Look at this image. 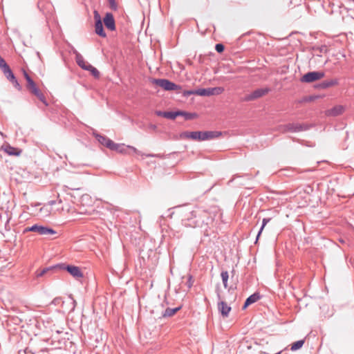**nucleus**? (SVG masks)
<instances>
[{"instance_id": "f257e3e1", "label": "nucleus", "mask_w": 354, "mask_h": 354, "mask_svg": "<svg viewBox=\"0 0 354 354\" xmlns=\"http://www.w3.org/2000/svg\"><path fill=\"white\" fill-rule=\"evenodd\" d=\"M182 223L185 227H199L207 223V213L205 210L196 207L192 209L189 207H184L182 211Z\"/></svg>"}, {"instance_id": "f03ea898", "label": "nucleus", "mask_w": 354, "mask_h": 354, "mask_svg": "<svg viewBox=\"0 0 354 354\" xmlns=\"http://www.w3.org/2000/svg\"><path fill=\"white\" fill-rule=\"evenodd\" d=\"M221 132L216 131H183L180 134L181 138H189L198 140H207L219 137Z\"/></svg>"}, {"instance_id": "7ed1b4c3", "label": "nucleus", "mask_w": 354, "mask_h": 354, "mask_svg": "<svg viewBox=\"0 0 354 354\" xmlns=\"http://www.w3.org/2000/svg\"><path fill=\"white\" fill-rule=\"evenodd\" d=\"M37 232L38 234L42 236L55 235L57 234L56 231L53 228L38 224H35L30 227L25 228L24 232Z\"/></svg>"}, {"instance_id": "20e7f679", "label": "nucleus", "mask_w": 354, "mask_h": 354, "mask_svg": "<svg viewBox=\"0 0 354 354\" xmlns=\"http://www.w3.org/2000/svg\"><path fill=\"white\" fill-rule=\"evenodd\" d=\"M312 126L308 124L288 123L281 127V131L286 132H300L308 130Z\"/></svg>"}, {"instance_id": "39448f33", "label": "nucleus", "mask_w": 354, "mask_h": 354, "mask_svg": "<svg viewBox=\"0 0 354 354\" xmlns=\"http://www.w3.org/2000/svg\"><path fill=\"white\" fill-rule=\"evenodd\" d=\"M58 269L62 270H66L71 276L75 279H79L83 277V273L80 268L75 266L66 265L65 263L57 264Z\"/></svg>"}, {"instance_id": "423d86ee", "label": "nucleus", "mask_w": 354, "mask_h": 354, "mask_svg": "<svg viewBox=\"0 0 354 354\" xmlns=\"http://www.w3.org/2000/svg\"><path fill=\"white\" fill-rule=\"evenodd\" d=\"M152 82L168 91H175L180 88L178 85L167 79H153Z\"/></svg>"}, {"instance_id": "0eeeda50", "label": "nucleus", "mask_w": 354, "mask_h": 354, "mask_svg": "<svg viewBox=\"0 0 354 354\" xmlns=\"http://www.w3.org/2000/svg\"><path fill=\"white\" fill-rule=\"evenodd\" d=\"M325 76V73L322 71H310L304 74L300 79L301 82L312 83L315 81L321 80Z\"/></svg>"}, {"instance_id": "6e6552de", "label": "nucleus", "mask_w": 354, "mask_h": 354, "mask_svg": "<svg viewBox=\"0 0 354 354\" xmlns=\"http://www.w3.org/2000/svg\"><path fill=\"white\" fill-rule=\"evenodd\" d=\"M95 138L97 139V140L103 146H105L108 149L111 150H117L118 149V147H120L118 144L115 143L113 140L109 139L105 136L100 135L97 133H93Z\"/></svg>"}, {"instance_id": "1a4fd4ad", "label": "nucleus", "mask_w": 354, "mask_h": 354, "mask_svg": "<svg viewBox=\"0 0 354 354\" xmlns=\"http://www.w3.org/2000/svg\"><path fill=\"white\" fill-rule=\"evenodd\" d=\"M224 91L223 87H213L207 88H198L196 89V95L200 96H210V95H218L221 94Z\"/></svg>"}, {"instance_id": "9d476101", "label": "nucleus", "mask_w": 354, "mask_h": 354, "mask_svg": "<svg viewBox=\"0 0 354 354\" xmlns=\"http://www.w3.org/2000/svg\"><path fill=\"white\" fill-rule=\"evenodd\" d=\"M270 91V88L268 87L257 88L252 91L251 93L246 95L245 96L244 100L247 102L253 101L263 97Z\"/></svg>"}, {"instance_id": "9b49d317", "label": "nucleus", "mask_w": 354, "mask_h": 354, "mask_svg": "<svg viewBox=\"0 0 354 354\" xmlns=\"http://www.w3.org/2000/svg\"><path fill=\"white\" fill-rule=\"evenodd\" d=\"M217 298L218 299V309L221 313V315L223 317H227L229 316V313L231 311V307L229 306L227 303L221 299V294L218 290V288L216 290Z\"/></svg>"}, {"instance_id": "f8f14e48", "label": "nucleus", "mask_w": 354, "mask_h": 354, "mask_svg": "<svg viewBox=\"0 0 354 354\" xmlns=\"http://www.w3.org/2000/svg\"><path fill=\"white\" fill-rule=\"evenodd\" d=\"M94 19H95V33L102 37H106V34L104 30L102 21L100 17V14L97 11H94Z\"/></svg>"}, {"instance_id": "ddd939ff", "label": "nucleus", "mask_w": 354, "mask_h": 354, "mask_svg": "<svg viewBox=\"0 0 354 354\" xmlns=\"http://www.w3.org/2000/svg\"><path fill=\"white\" fill-rule=\"evenodd\" d=\"M103 21L108 30L111 31L115 30V19L112 13L106 12L103 19Z\"/></svg>"}, {"instance_id": "4468645a", "label": "nucleus", "mask_w": 354, "mask_h": 354, "mask_svg": "<svg viewBox=\"0 0 354 354\" xmlns=\"http://www.w3.org/2000/svg\"><path fill=\"white\" fill-rule=\"evenodd\" d=\"M56 269H58L57 265L45 268L41 270H37L35 272L37 277H42L44 276H50L51 273Z\"/></svg>"}, {"instance_id": "2eb2a0df", "label": "nucleus", "mask_w": 354, "mask_h": 354, "mask_svg": "<svg viewBox=\"0 0 354 354\" xmlns=\"http://www.w3.org/2000/svg\"><path fill=\"white\" fill-rule=\"evenodd\" d=\"M1 149L8 155L18 156L20 155L21 151L18 148L12 147L9 144L3 145Z\"/></svg>"}, {"instance_id": "dca6fc26", "label": "nucleus", "mask_w": 354, "mask_h": 354, "mask_svg": "<svg viewBox=\"0 0 354 354\" xmlns=\"http://www.w3.org/2000/svg\"><path fill=\"white\" fill-rule=\"evenodd\" d=\"M74 54L75 55V61L77 65L81 67L82 69L87 71L88 66L91 64L86 62L82 55L79 53L76 50H74Z\"/></svg>"}, {"instance_id": "f3484780", "label": "nucleus", "mask_w": 354, "mask_h": 354, "mask_svg": "<svg viewBox=\"0 0 354 354\" xmlns=\"http://www.w3.org/2000/svg\"><path fill=\"white\" fill-rule=\"evenodd\" d=\"M338 83L337 79L328 80L318 84L315 87L319 89H326L329 87L337 85Z\"/></svg>"}, {"instance_id": "a211bd4d", "label": "nucleus", "mask_w": 354, "mask_h": 354, "mask_svg": "<svg viewBox=\"0 0 354 354\" xmlns=\"http://www.w3.org/2000/svg\"><path fill=\"white\" fill-rule=\"evenodd\" d=\"M260 298H261V295L259 292L253 293L252 295L249 296L245 301V303L243 306V309H245L250 305L257 302L259 299H260Z\"/></svg>"}, {"instance_id": "6ab92c4d", "label": "nucleus", "mask_w": 354, "mask_h": 354, "mask_svg": "<svg viewBox=\"0 0 354 354\" xmlns=\"http://www.w3.org/2000/svg\"><path fill=\"white\" fill-rule=\"evenodd\" d=\"M30 93L33 94L34 95L37 96L38 99L45 105L48 106V104L46 101V99L44 96V95L41 92V91L37 88V86H35L32 88L30 90H29Z\"/></svg>"}, {"instance_id": "aec40b11", "label": "nucleus", "mask_w": 354, "mask_h": 354, "mask_svg": "<svg viewBox=\"0 0 354 354\" xmlns=\"http://www.w3.org/2000/svg\"><path fill=\"white\" fill-rule=\"evenodd\" d=\"M345 108L342 105H337L326 111V114L330 116H337L344 113Z\"/></svg>"}, {"instance_id": "412c9836", "label": "nucleus", "mask_w": 354, "mask_h": 354, "mask_svg": "<svg viewBox=\"0 0 354 354\" xmlns=\"http://www.w3.org/2000/svg\"><path fill=\"white\" fill-rule=\"evenodd\" d=\"M181 306H178L174 308H167L162 314L163 317H169L174 315L178 310H180Z\"/></svg>"}, {"instance_id": "4be33fe9", "label": "nucleus", "mask_w": 354, "mask_h": 354, "mask_svg": "<svg viewBox=\"0 0 354 354\" xmlns=\"http://www.w3.org/2000/svg\"><path fill=\"white\" fill-rule=\"evenodd\" d=\"M24 77H25V79L27 82L26 88L28 91L30 90L32 88L37 86L36 84L35 83V82L33 81V80L30 77V75L26 71H24Z\"/></svg>"}, {"instance_id": "5701e85b", "label": "nucleus", "mask_w": 354, "mask_h": 354, "mask_svg": "<svg viewBox=\"0 0 354 354\" xmlns=\"http://www.w3.org/2000/svg\"><path fill=\"white\" fill-rule=\"evenodd\" d=\"M24 77H25V79L27 82L26 88L28 91L30 90L32 88L37 86L36 84L35 83V82L33 81V80L30 77V75L26 71H24Z\"/></svg>"}, {"instance_id": "b1692460", "label": "nucleus", "mask_w": 354, "mask_h": 354, "mask_svg": "<svg viewBox=\"0 0 354 354\" xmlns=\"http://www.w3.org/2000/svg\"><path fill=\"white\" fill-rule=\"evenodd\" d=\"M271 220V218H263L262 220V225H261V227H260L258 233H257V238H256V241H255V243H257L258 241V239L259 238V236H261L265 226Z\"/></svg>"}, {"instance_id": "393cba45", "label": "nucleus", "mask_w": 354, "mask_h": 354, "mask_svg": "<svg viewBox=\"0 0 354 354\" xmlns=\"http://www.w3.org/2000/svg\"><path fill=\"white\" fill-rule=\"evenodd\" d=\"M76 301L72 297L71 295L68 297V300L67 301V305L68 306V313L73 312L75 306H76Z\"/></svg>"}, {"instance_id": "a878e982", "label": "nucleus", "mask_w": 354, "mask_h": 354, "mask_svg": "<svg viewBox=\"0 0 354 354\" xmlns=\"http://www.w3.org/2000/svg\"><path fill=\"white\" fill-rule=\"evenodd\" d=\"M6 78L10 82L11 80H15V76L11 71L10 66L7 67L3 71Z\"/></svg>"}, {"instance_id": "bb28decb", "label": "nucleus", "mask_w": 354, "mask_h": 354, "mask_svg": "<svg viewBox=\"0 0 354 354\" xmlns=\"http://www.w3.org/2000/svg\"><path fill=\"white\" fill-rule=\"evenodd\" d=\"M305 340L304 339H300L298 340L291 344V351H295L297 350L300 349L304 344Z\"/></svg>"}, {"instance_id": "cd10ccee", "label": "nucleus", "mask_w": 354, "mask_h": 354, "mask_svg": "<svg viewBox=\"0 0 354 354\" xmlns=\"http://www.w3.org/2000/svg\"><path fill=\"white\" fill-rule=\"evenodd\" d=\"M221 279H222V281H223L224 288H227V287H228L227 281H228V278H229L228 272L227 271H222L221 273Z\"/></svg>"}, {"instance_id": "c85d7f7f", "label": "nucleus", "mask_w": 354, "mask_h": 354, "mask_svg": "<svg viewBox=\"0 0 354 354\" xmlns=\"http://www.w3.org/2000/svg\"><path fill=\"white\" fill-rule=\"evenodd\" d=\"M88 66L87 71H90L93 77H95V78H98L100 77V72L96 68L93 66L91 64L90 66Z\"/></svg>"}, {"instance_id": "c756f323", "label": "nucleus", "mask_w": 354, "mask_h": 354, "mask_svg": "<svg viewBox=\"0 0 354 354\" xmlns=\"http://www.w3.org/2000/svg\"><path fill=\"white\" fill-rule=\"evenodd\" d=\"M314 50L319 51L320 53H326L328 47L326 45H322L321 46L314 47Z\"/></svg>"}, {"instance_id": "7c9ffc66", "label": "nucleus", "mask_w": 354, "mask_h": 354, "mask_svg": "<svg viewBox=\"0 0 354 354\" xmlns=\"http://www.w3.org/2000/svg\"><path fill=\"white\" fill-rule=\"evenodd\" d=\"M52 304L55 306H59V305H64L65 302L62 301V297H55L51 302Z\"/></svg>"}, {"instance_id": "2f4dec72", "label": "nucleus", "mask_w": 354, "mask_h": 354, "mask_svg": "<svg viewBox=\"0 0 354 354\" xmlns=\"http://www.w3.org/2000/svg\"><path fill=\"white\" fill-rule=\"evenodd\" d=\"M196 116L197 115L195 113H189L185 111L184 118L186 120H190L195 118Z\"/></svg>"}, {"instance_id": "473e14b6", "label": "nucleus", "mask_w": 354, "mask_h": 354, "mask_svg": "<svg viewBox=\"0 0 354 354\" xmlns=\"http://www.w3.org/2000/svg\"><path fill=\"white\" fill-rule=\"evenodd\" d=\"M109 4V7L113 10H118V4L115 1V0H107Z\"/></svg>"}, {"instance_id": "72a5a7b5", "label": "nucleus", "mask_w": 354, "mask_h": 354, "mask_svg": "<svg viewBox=\"0 0 354 354\" xmlns=\"http://www.w3.org/2000/svg\"><path fill=\"white\" fill-rule=\"evenodd\" d=\"M193 284H194L193 277L192 274H189L187 281L186 282V285H187L188 289H190L193 286Z\"/></svg>"}, {"instance_id": "f704fd0d", "label": "nucleus", "mask_w": 354, "mask_h": 354, "mask_svg": "<svg viewBox=\"0 0 354 354\" xmlns=\"http://www.w3.org/2000/svg\"><path fill=\"white\" fill-rule=\"evenodd\" d=\"M165 118L174 120L176 118V111H167Z\"/></svg>"}, {"instance_id": "c9c22d12", "label": "nucleus", "mask_w": 354, "mask_h": 354, "mask_svg": "<svg viewBox=\"0 0 354 354\" xmlns=\"http://www.w3.org/2000/svg\"><path fill=\"white\" fill-rule=\"evenodd\" d=\"M41 212H44L45 215H48L51 212V208L48 205H44L43 207L40 209Z\"/></svg>"}, {"instance_id": "e433bc0d", "label": "nucleus", "mask_w": 354, "mask_h": 354, "mask_svg": "<svg viewBox=\"0 0 354 354\" xmlns=\"http://www.w3.org/2000/svg\"><path fill=\"white\" fill-rule=\"evenodd\" d=\"M196 90H187L183 91V95L184 97H188L192 95H196Z\"/></svg>"}, {"instance_id": "4c0bfd02", "label": "nucleus", "mask_w": 354, "mask_h": 354, "mask_svg": "<svg viewBox=\"0 0 354 354\" xmlns=\"http://www.w3.org/2000/svg\"><path fill=\"white\" fill-rule=\"evenodd\" d=\"M225 49L224 45L222 44H216L215 46V50L216 52L221 53H223Z\"/></svg>"}, {"instance_id": "58836bf2", "label": "nucleus", "mask_w": 354, "mask_h": 354, "mask_svg": "<svg viewBox=\"0 0 354 354\" xmlns=\"http://www.w3.org/2000/svg\"><path fill=\"white\" fill-rule=\"evenodd\" d=\"M8 66H9L7 64L6 61L2 57H1L0 58V68L2 69V71H3L5 68H6Z\"/></svg>"}, {"instance_id": "ea45409f", "label": "nucleus", "mask_w": 354, "mask_h": 354, "mask_svg": "<svg viewBox=\"0 0 354 354\" xmlns=\"http://www.w3.org/2000/svg\"><path fill=\"white\" fill-rule=\"evenodd\" d=\"M10 82H12L14 86L16 88H17L19 91L21 90V87L16 78H15V80H11Z\"/></svg>"}, {"instance_id": "a19ab883", "label": "nucleus", "mask_w": 354, "mask_h": 354, "mask_svg": "<svg viewBox=\"0 0 354 354\" xmlns=\"http://www.w3.org/2000/svg\"><path fill=\"white\" fill-rule=\"evenodd\" d=\"M166 113H167V111H159V110H157L155 111V114L156 115L160 116V117H164V118L166 117Z\"/></svg>"}, {"instance_id": "79ce46f5", "label": "nucleus", "mask_w": 354, "mask_h": 354, "mask_svg": "<svg viewBox=\"0 0 354 354\" xmlns=\"http://www.w3.org/2000/svg\"><path fill=\"white\" fill-rule=\"evenodd\" d=\"M118 145L120 146L118 147V149L115 150V151L120 152V153H123L125 151L124 150V144H118Z\"/></svg>"}, {"instance_id": "37998d69", "label": "nucleus", "mask_w": 354, "mask_h": 354, "mask_svg": "<svg viewBox=\"0 0 354 354\" xmlns=\"http://www.w3.org/2000/svg\"><path fill=\"white\" fill-rule=\"evenodd\" d=\"M185 113V111H184L178 110V111H176V117H178V116H183L184 117Z\"/></svg>"}, {"instance_id": "c03bdc74", "label": "nucleus", "mask_w": 354, "mask_h": 354, "mask_svg": "<svg viewBox=\"0 0 354 354\" xmlns=\"http://www.w3.org/2000/svg\"><path fill=\"white\" fill-rule=\"evenodd\" d=\"M56 203L55 201H48L47 205L51 208L53 205H54Z\"/></svg>"}, {"instance_id": "a18cd8bd", "label": "nucleus", "mask_w": 354, "mask_h": 354, "mask_svg": "<svg viewBox=\"0 0 354 354\" xmlns=\"http://www.w3.org/2000/svg\"><path fill=\"white\" fill-rule=\"evenodd\" d=\"M127 147L130 148L131 149H132L134 152L136 153H140V152L137 150L136 148H135L134 147H132V146H127Z\"/></svg>"}, {"instance_id": "49530a36", "label": "nucleus", "mask_w": 354, "mask_h": 354, "mask_svg": "<svg viewBox=\"0 0 354 354\" xmlns=\"http://www.w3.org/2000/svg\"><path fill=\"white\" fill-rule=\"evenodd\" d=\"M150 128H151V129L155 130V129H156V126L155 124H151V125H150Z\"/></svg>"}, {"instance_id": "de8ad7c7", "label": "nucleus", "mask_w": 354, "mask_h": 354, "mask_svg": "<svg viewBox=\"0 0 354 354\" xmlns=\"http://www.w3.org/2000/svg\"><path fill=\"white\" fill-rule=\"evenodd\" d=\"M156 156V155H153V154H148V155H147V157H154Z\"/></svg>"}, {"instance_id": "09e8293b", "label": "nucleus", "mask_w": 354, "mask_h": 354, "mask_svg": "<svg viewBox=\"0 0 354 354\" xmlns=\"http://www.w3.org/2000/svg\"><path fill=\"white\" fill-rule=\"evenodd\" d=\"M37 56H38L39 57H40V54H39V52H37Z\"/></svg>"}]
</instances>
